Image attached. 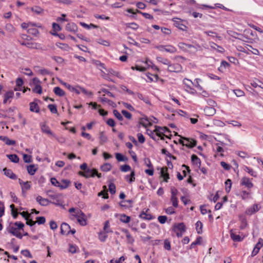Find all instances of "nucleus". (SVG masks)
Masks as SVG:
<instances>
[{"label":"nucleus","mask_w":263,"mask_h":263,"mask_svg":"<svg viewBox=\"0 0 263 263\" xmlns=\"http://www.w3.org/2000/svg\"><path fill=\"white\" fill-rule=\"evenodd\" d=\"M173 231L178 237H180L185 231V226L183 223H179L175 225Z\"/></svg>","instance_id":"f03ea898"},{"label":"nucleus","mask_w":263,"mask_h":263,"mask_svg":"<svg viewBox=\"0 0 263 263\" xmlns=\"http://www.w3.org/2000/svg\"><path fill=\"white\" fill-rule=\"evenodd\" d=\"M71 216L77 218L78 222L81 226H85L87 224L86 216L80 209H77L76 213L72 214Z\"/></svg>","instance_id":"f257e3e1"},{"label":"nucleus","mask_w":263,"mask_h":263,"mask_svg":"<svg viewBox=\"0 0 263 263\" xmlns=\"http://www.w3.org/2000/svg\"><path fill=\"white\" fill-rule=\"evenodd\" d=\"M32 91L33 92L41 94L42 93V88L40 84H36L33 88Z\"/></svg>","instance_id":"09e8293b"},{"label":"nucleus","mask_w":263,"mask_h":263,"mask_svg":"<svg viewBox=\"0 0 263 263\" xmlns=\"http://www.w3.org/2000/svg\"><path fill=\"white\" fill-rule=\"evenodd\" d=\"M64 85L71 91L76 92L77 95H79L80 93V91L79 90L80 86L73 87L71 86L69 84H67L66 83H64Z\"/></svg>","instance_id":"b1692460"},{"label":"nucleus","mask_w":263,"mask_h":263,"mask_svg":"<svg viewBox=\"0 0 263 263\" xmlns=\"http://www.w3.org/2000/svg\"><path fill=\"white\" fill-rule=\"evenodd\" d=\"M70 227L69 224L65 222H63L62 223L61 226V233L62 235H68L69 234Z\"/></svg>","instance_id":"9d476101"},{"label":"nucleus","mask_w":263,"mask_h":263,"mask_svg":"<svg viewBox=\"0 0 263 263\" xmlns=\"http://www.w3.org/2000/svg\"><path fill=\"white\" fill-rule=\"evenodd\" d=\"M23 160L25 163H30L32 161L31 156L27 154H23Z\"/></svg>","instance_id":"680f3d73"},{"label":"nucleus","mask_w":263,"mask_h":263,"mask_svg":"<svg viewBox=\"0 0 263 263\" xmlns=\"http://www.w3.org/2000/svg\"><path fill=\"white\" fill-rule=\"evenodd\" d=\"M168 168L167 167H162L160 171V176L163 178L164 182H167L170 179L169 174L167 172Z\"/></svg>","instance_id":"9b49d317"},{"label":"nucleus","mask_w":263,"mask_h":263,"mask_svg":"<svg viewBox=\"0 0 263 263\" xmlns=\"http://www.w3.org/2000/svg\"><path fill=\"white\" fill-rule=\"evenodd\" d=\"M31 27H29V29H27L28 33L36 36L39 34V31L36 28H42V25L39 23H34L32 22Z\"/></svg>","instance_id":"7ed1b4c3"},{"label":"nucleus","mask_w":263,"mask_h":263,"mask_svg":"<svg viewBox=\"0 0 263 263\" xmlns=\"http://www.w3.org/2000/svg\"><path fill=\"white\" fill-rule=\"evenodd\" d=\"M21 44L23 46H25L30 49H39L40 44L34 42H23L21 43Z\"/></svg>","instance_id":"4468645a"},{"label":"nucleus","mask_w":263,"mask_h":263,"mask_svg":"<svg viewBox=\"0 0 263 263\" xmlns=\"http://www.w3.org/2000/svg\"><path fill=\"white\" fill-rule=\"evenodd\" d=\"M115 156L118 161H126L127 160V158L124 156L122 154L120 153H116Z\"/></svg>","instance_id":"37998d69"},{"label":"nucleus","mask_w":263,"mask_h":263,"mask_svg":"<svg viewBox=\"0 0 263 263\" xmlns=\"http://www.w3.org/2000/svg\"><path fill=\"white\" fill-rule=\"evenodd\" d=\"M41 129L43 133L55 137V135L51 132L49 127L45 123L40 124Z\"/></svg>","instance_id":"f8f14e48"},{"label":"nucleus","mask_w":263,"mask_h":263,"mask_svg":"<svg viewBox=\"0 0 263 263\" xmlns=\"http://www.w3.org/2000/svg\"><path fill=\"white\" fill-rule=\"evenodd\" d=\"M230 235L231 238L236 242H240L243 240V238L241 237L239 235L236 234L233 230H231L230 232Z\"/></svg>","instance_id":"412c9836"},{"label":"nucleus","mask_w":263,"mask_h":263,"mask_svg":"<svg viewBox=\"0 0 263 263\" xmlns=\"http://www.w3.org/2000/svg\"><path fill=\"white\" fill-rule=\"evenodd\" d=\"M3 171L5 175L7 177L13 180L17 179V176L13 173L11 170L4 168Z\"/></svg>","instance_id":"ddd939ff"},{"label":"nucleus","mask_w":263,"mask_h":263,"mask_svg":"<svg viewBox=\"0 0 263 263\" xmlns=\"http://www.w3.org/2000/svg\"><path fill=\"white\" fill-rule=\"evenodd\" d=\"M50 181L52 185L60 188V182H59L56 178H51L50 179Z\"/></svg>","instance_id":"e2e57ef3"},{"label":"nucleus","mask_w":263,"mask_h":263,"mask_svg":"<svg viewBox=\"0 0 263 263\" xmlns=\"http://www.w3.org/2000/svg\"><path fill=\"white\" fill-rule=\"evenodd\" d=\"M120 169L123 172H127L131 170V167L128 164H124L121 165Z\"/></svg>","instance_id":"864d4df0"},{"label":"nucleus","mask_w":263,"mask_h":263,"mask_svg":"<svg viewBox=\"0 0 263 263\" xmlns=\"http://www.w3.org/2000/svg\"><path fill=\"white\" fill-rule=\"evenodd\" d=\"M261 207L257 204H254L252 205V207L248 208L246 210V214L248 215H252L253 214L258 212Z\"/></svg>","instance_id":"1a4fd4ad"},{"label":"nucleus","mask_w":263,"mask_h":263,"mask_svg":"<svg viewBox=\"0 0 263 263\" xmlns=\"http://www.w3.org/2000/svg\"><path fill=\"white\" fill-rule=\"evenodd\" d=\"M241 185H244L248 189H251L253 187V184L251 182V180L248 178L244 177L241 180Z\"/></svg>","instance_id":"6e6552de"},{"label":"nucleus","mask_w":263,"mask_h":263,"mask_svg":"<svg viewBox=\"0 0 263 263\" xmlns=\"http://www.w3.org/2000/svg\"><path fill=\"white\" fill-rule=\"evenodd\" d=\"M165 51L171 53L176 52L177 49L173 46L171 45H166Z\"/></svg>","instance_id":"79ce46f5"},{"label":"nucleus","mask_w":263,"mask_h":263,"mask_svg":"<svg viewBox=\"0 0 263 263\" xmlns=\"http://www.w3.org/2000/svg\"><path fill=\"white\" fill-rule=\"evenodd\" d=\"M126 28H130L134 30H136L139 28V25L136 23H128L125 24Z\"/></svg>","instance_id":"4c0bfd02"},{"label":"nucleus","mask_w":263,"mask_h":263,"mask_svg":"<svg viewBox=\"0 0 263 263\" xmlns=\"http://www.w3.org/2000/svg\"><path fill=\"white\" fill-rule=\"evenodd\" d=\"M120 220L125 223H128L130 220V217L123 214L120 216Z\"/></svg>","instance_id":"2f4dec72"},{"label":"nucleus","mask_w":263,"mask_h":263,"mask_svg":"<svg viewBox=\"0 0 263 263\" xmlns=\"http://www.w3.org/2000/svg\"><path fill=\"white\" fill-rule=\"evenodd\" d=\"M184 140L185 141L184 146L189 148H193L196 145V141L193 139H190L187 138H183Z\"/></svg>","instance_id":"dca6fc26"},{"label":"nucleus","mask_w":263,"mask_h":263,"mask_svg":"<svg viewBox=\"0 0 263 263\" xmlns=\"http://www.w3.org/2000/svg\"><path fill=\"white\" fill-rule=\"evenodd\" d=\"M48 108L51 111V112L53 114H56L58 112L57 106L54 104H49L48 105Z\"/></svg>","instance_id":"5fc2aeb1"},{"label":"nucleus","mask_w":263,"mask_h":263,"mask_svg":"<svg viewBox=\"0 0 263 263\" xmlns=\"http://www.w3.org/2000/svg\"><path fill=\"white\" fill-rule=\"evenodd\" d=\"M4 96L8 99H11L14 96V92L12 90H10L6 92Z\"/></svg>","instance_id":"0e129e2a"},{"label":"nucleus","mask_w":263,"mask_h":263,"mask_svg":"<svg viewBox=\"0 0 263 263\" xmlns=\"http://www.w3.org/2000/svg\"><path fill=\"white\" fill-rule=\"evenodd\" d=\"M31 11L36 14H41L43 13L44 9L39 6H34L31 8Z\"/></svg>","instance_id":"c85d7f7f"},{"label":"nucleus","mask_w":263,"mask_h":263,"mask_svg":"<svg viewBox=\"0 0 263 263\" xmlns=\"http://www.w3.org/2000/svg\"><path fill=\"white\" fill-rule=\"evenodd\" d=\"M77 248L76 245L69 244L68 251L71 253H75L77 252Z\"/></svg>","instance_id":"69168bd1"},{"label":"nucleus","mask_w":263,"mask_h":263,"mask_svg":"<svg viewBox=\"0 0 263 263\" xmlns=\"http://www.w3.org/2000/svg\"><path fill=\"white\" fill-rule=\"evenodd\" d=\"M155 132L158 137H160L161 139L163 140V137L164 136V133L168 129L166 127H161L158 126H155Z\"/></svg>","instance_id":"39448f33"},{"label":"nucleus","mask_w":263,"mask_h":263,"mask_svg":"<svg viewBox=\"0 0 263 263\" xmlns=\"http://www.w3.org/2000/svg\"><path fill=\"white\" fill-rule=\"evenodd\" d=\"M167 66V70L171 72L178 73L181 71L182 69L181 65L178 63L171 64V62H170Z\"/></svg>","instance_id":"20e7f679"},{"label":"nucleus","mask_w":263,"mask_h":263,"mask_svg":"<svg viewBox=\"0 0 263 263\" xmlns=\"http://www.w3.org/2000/svg\"><path fill=\"white\" fill-rule=\"evenodd\" d=\"M30 106V110L32 112H35L36 113H38L40 111V107L38 104L34 102H30L29 104Z\"/></svg>","instance_id":"5701e85b"},{"label":"nucleus","mask_w":263,"mask_h":263,"mask_svg":"<svg viewBox=\"0 0 263 263\" xmlns=\"http://www.w3.org/2000/svg\"><path fill=\"white\" fill-rule=\"evenodd\" d=\"M79 175L83 176L86 178L89 177H94L95 176L96 169H90L88 168L84 172H79Z\"/></svg>","instance_id":"423d86ee"},{"label":"nucleus","mask_w":263,"mask_h":263,"mask_svg":"<svg viewBox=\"0 0 263 263\" xmlns=\"http://www.w3.org/2000/svg\"><path fill=\"white\" fill-rule=\"evenodd\" d=\"M147 134L149 135V136L155 141H157L159 140V138H157L158 137L156 135V133H155V130L154 131L147 129Z\"/></svg>","instance_id":"58836bf2"},{"label":"nucleus","mask_w":263,"mask_h":263,"mask_svg":"<svg viewBox=\"0 0 263 263\" xmlns=\"http://www.w3.org/2000/svg\"><path fill=\"white\" fill-rule=\"evenodd\" d=\"M21 254L24 256L31 258L32 257L30 251L28 250H23L21 251Z\"/></svg>","instance_id":"bf43d9fd"},{"label":"nucleus","mask_w":263,"mask_h":263,"mask_svg":"<svg viewBox=\"0 0 263 263\" xmlns=\"http://www.w3.org/2000/svg\"><path fill=\"white\" fill-rule=\"evenodd\" d=\"M112 168V165L109 163H105L100 167L101 171L103 172H108Z\"/></svg>","instance_id":"72a5a7b5"},{"label":"nucleus","mask_w":263,"mask_h":263,"mask_svg":"<svg viewBox=\"0 0 263 263\" xmlns=\"http://www.w3.org/2000/svg\"><path fill=\"white\" fill-rule=\"evenodd\" d=\"M156 59L158 62L162 63V64L166 65H168L170 62L168 59L161 57H157Z\"/></svg>","instance_id":"49530a36"},{"label":"nucleus","mask_w":263,"mask_h":263,"mask_svg":"<svg viewBox=\"0 0 263 263\" xmlns=\"http://www.w3.org/2000/svg\"><path fill=\"white\" fill-rule=\"evenodd\" d=\"M28 173L30 175H33L37 170V167L34 164L27 166Z\"/></svg>","instance_id":"4be33fe9"},{"label":"nucleus","mask_w":263,"mask_h":263,"mask_svg":"<svg viewBox=\"0 0 263 263\" xmlns=\"http://www.w3.org/2000/svg\"><path fill=\"white\" fill-rule=\"evenodd\" d=\"M80 24L81 26H82L83 27L86 28L87 29L98 28V26L94 25L93 24H90L89 25H88L86 23H84V22H80Z\"/></svg>","instance_id":"e433bc0d"},{"label":"nucleus","mask_w":263,"mask_h":263,"mask_svg":"<svg viewBox=\"0 0 263 263\" xmlns=\"http://www.w3.org/2000/svg\"><path fill=\"white\" fill-rule=\"evenodd\" d=\"M7 156L13 163H17L19 161V158L15 154L7 155Z\"/></svg>","instance_id":"c9c22d12"},{"label":"nucleus","mask_w":263,"mask_h":263,"mask_svg":"<svg viewBox=\"0 0 263 263\" xmlns=\"http://www.w3.org/2000/svg\"><path fill=\"white\" fill-rule=\"evenodd\" d=\"M9 233L12 234L13 235L16 236V237L22 239L23 237L22 235L18 232L17 228L11 227L8 230Z\"/></svg>","instance_id":"2eb2a0df"},{"label":"nucleus","mask_w":263,"mask_h":263,"mask_svg":"<svg viewBox=\"0 0 263 263\" xmlns=\"http://www.w3.org/2000/svg\"><path fill=\"white\" fill-rule=\"evenodd\" d=\"M242 168L244 171L248 173L249 175L252 176L254 177H257V173L254 171L253 168L248 167L247 166L244 165L242 167Z\"/></svg>","instance_id":"aec40b11"},{"label":"nucleus","mask_w":263,"mask_h":263,"mask_svg":"<svg viewBox=\"0 0 263 263\" xmlns=\"http://www.w3.org/2000/svg\"><path fill=\"white\" fill-rule=\"evenodd\" d=\"M113 113L114 116L119 120L122 121L123 120V118L121 114L117 110H114L113 111Z\"/></svg>","instance_id":"052dcab7"},{"label":"nucleus","mask_w":263,"mask_h":263,"mask_svg":"<svg viewBox=\"0 0 263 263\" xmlns=\"http://www.w3.org/2000/svg\"><path fill=\"white\" fill-rule=\"evenodd\" d=\"M100 143L101 144L106 142L107 141V137L105 135L103 132H101L99 135Z\"/></svg>","instance_id":"a18cd8bd"},{"label":"nucleus","mask_w":263,"mask_h":263,"mask_svg":"<svg viewBox=\"0 0 263 263\" xmlns=\"http://www.w3.org/2000/svg\"><path fill=\"white\" fill-rule=\"evenodd\" d=\"M185 90L191 95H195L197 93L196 90L189 85L185 86Z\"/></svg>","instance_id":"de8ad7c7"},{"label":"nucleus","mask_w":263,"mask_h":263,"mask_svg":"<svg viewBox=\"0 0 263 263\" xmlns=\"http://www.w3.org/2000/svg\"><path fill=\"white\" fill-rule=\"evenodd\" d=\"M121 112L126 118L128 119H130L132 118V114L127 110H122Z\"/></svg>","instance_id":"774afa93"},{"label":"nucleus","mask_w":263,"mask_h":263,"mask_svg":"<svg viewBox=\"0 0 263 263\" xmlns=\"http://www.w3.org/2000/svg\"><path fill=\"white\" fill-rule=\"evenodd\" d=\"M57 45L59 48L65 51H68L70 48L69 46L66 44L59 43Z\"/></svg>","instance_id":"6e6d98bb"},{"label":"nucleus","mask_w":263,"mask_h":263,"mask_svg":"<svg viewBox=\"0 0 263 263\" xmlns=\"http://www.w3.org/2000/svg\"><path fill=\"white\" fill-rule=\"evenodd\" d=\"M140 124L145 127L152 125L150 120L147 117L142 118L140 120Z\"/></svg>","instance_id":"a878e982"},{"label":"nucleus","mask_w":263,"mask_h":263,"mask_svg":"<svg viewBox=\"0 0 263 263\" xmlns=\"http://www.w3.org/2000/svg\"><path fill=\"white\" fill-rule=\"evenodd\" d=\"M191 160L194 164H195L198 166L200 165L201 160L196 155H192L191 156Z\"/></svg>","instance_id":"c756f323"},{"label":"nucleus","mask_w":263,"mask_h":263,"mask_svg":"<svg viewBox=\"0 0 263 263\" xmlns=\"http://www.w3.org/2000/svg\"><path fill=\"white\" fill-rule=\"evenodd\" d=\"M0 140L4 142L8 145H13L15 143V141L9 139L6 136H0Z\"/></svg>","instance_id":"393cba45"},{"label":"nucleus","mask_w":263,"mask_h":263,"mask_svg":"<svg viewBox=\"0 0 263 263\" xmlns=\"http://www.w3.org/2000/svg\"><path fill=\"white\" fill-rule=\"evenodd\" d=\"M220 165H221V166L225 170H227V171H229L230 170L231 166L230 164L227 163L226 162H224V161H221L220 162Z\"/></svg>","instance_id":"338daca9"},{"label":"nucleus","mask_w":263,"mask_h":263,"mask_svg":"<svg viewBox=\"0 0 263 263\" xmlns=\"http://www.w3.org/2000/svg\"><path fill=\"white\" fill-rule=\"evenodd\" d=\"M70 182L68 180H62L61 183L60 182V189H65L69 186Z\"/></svg>","instance_id":"a19ab883"},{"label":"nucleus","mask_w":263,"mask_h":263,"mask_svg":"<svg viewBox=\"0 0 263 263\" xmlns=\"http://www.w3.org/2000/svg\"><path fill=\"white\" fill-rule=\"evenodd\" d=\"M67 31L71 32H75L78 30L77 25L74 23H69L66 26Z\"/></svg>","instance_id":"f3484780"},{"label":"nucleus","mask_w":263,"mask_h":263,"mask_svg":"<svg viewBox=\"0 0 263 263\" xmlns=\"http://www.w3.org/2000/svg\"><path fill=\"white\" fill-rule=\"evenodd\" d=\"M18 182L20 184L23 193H25L31 188L30 182H24L21 179H18Z\"/></svg>","instance_id":"0eeeda50"},{"label":"nucleus","mask_w":263,"mask_h":263,"mask_svg":"<svg viewBox=\"0 0 263 263\" xmlns=\"http://www.w3.org/2000/svg\"><path fill=\"white\" fill-rule=\"evenodd\" d=\"M107 233L101 232L99 233V238L101 241L104 242L105 241L107 237Z\"/></svg>","instance_id":"4d7b16f0"},{"label":"nucleus","mask_w":263,"mask_h":263,"mask_svg":"<svg viewBox=\"0 0 263 263\" xmlns=\"http://www.w3.org/2000/svg\"><path fill=\"white\" fill-rule=\"evenodd\" d=\"M36 201L42 206H47L49 203L47 199L44 198L40 195L36 197Z\"/></svg>","instance_id":"a211bd4d"},{"label":"nucleus","mask_w":263,"mask_h":263,"mask_svg":"<svg viewBox=\"0 0 263 263\" xmlns=\"http://www.w3.org/2000/svg\"><path fill=\"white\" fill-rule=\"evenodd\" d=\"M196 226V230L197 233L199 234L202 233V227L203 224L200 221H198L195 224Z\"/></svg>","instance_id":"473e14b6"},{"label":"nucleus","mask_w":263,"mask_h":263,"mask_svg":"<svg viewBox=\"0 0 263 263\" xmlns=\"http://www.w3.org/2000/svg\"><path fill=\"white\" fill-rule=\"evenodd\" d=\"M174 24L176 27L178 28L179 29L181 30L185 31L187 29V27L183 25L180 20L175 21L174 22Z\"/></svg>","instance_id":"bb28decb"},{"label":"nucleus","mask_w":263,"mask_h":263,"mask_svg":"<svg viewBox=\"0 0 263 263\" xmlns=\"http://www.w3.org/2000/svg\"><path fill=\"white\" fill-rule=\"evenodd\" d=\"M204 113L206 116H212L215 115L216 110L213 107L206 106L204 109Z\"/></svg>","instance_id":"6ab92c4d"},{"label":"nucleus","mask_w":263,"mask_h":263,"mask_svg":"<svg viewBox=\"0 0 263 263\" xmlns=\"http://www.w3.org/2000/svg\"><path fill=\"white\" fill-rule=\"evenodd\" d=\"M140 217L143 219H145V220H151L152 219H153V216L149 214H147L146 213H145L144 212H142L140 215Z\"/></svg>","instance_id":"ea45409f"},{"label":"nucleus","mask_w":263,"mask_h":263,"mask_svg":"<svg viewBox=\"0 0 263 263\" xmlns=\"http://www.w3.org/2000/svg\"><path fill=\"white\" fill-rule=\"evenodd\" d=\"M226 185V191L227 193H229L230 192L231 186H232V181L230 179H228L225 182Z\"/></svg>","instance_id":"c03bdc74"},{"label":"nucleus","mask_w":263,"mask_h":263,"mask_svg":"<svg viewBox=\"0 0 263 263\" xmlns=\"http://www.w3.org/2000/svg\"><path fill=\"white\" fill-rule=\"evenodd\" d=\"M188 81H190L192 83V84L199 90H202V87L199 84V82L201 81V80L198 78H197L195 80L194 82H192L191 80L186 79Z\"/></svg>","instance_id":"f704fd0d"},{"label":"nucleus","mask_w":263,"mask_h":263,"mask_svg":"<svg viewBox=\"0 0 263 263\" xmlns=\"http://www.w3.org/2000/svg\"><path fill=\"white\" fill-rule=\"evenodd\" d=\"M171 201L172 203V205L174 208H178V200L177 197H171Z\"/></svg>","instance_id":"603ef678"},{"label":"nucleus","mask_w":263,"mask_h":263,"mask_svg":"<svg viewBox=\"0 0 263 263\" xmlns=\"http://www.w3.org/2000/svg\"><path fill=\"white\" fill-rule=\"evenodd\" d=\"M126 237L128 243L132 244L135 241L134 238L130 235V234L128 232V231H126Z\"/></svg>","instance_id":"8fccbe9b"},{"label":"nucleus","mask_w":263,"mask_h":263,"mask_svg":"<svg viewBox=\"0 0 263 263\" xmlns=\"http://www.w3.org/2000/svg\"><path fill=\"white\" fill-rule=\"evenodd\" d=\"M116 185L114 183H110L109 184V191L111 194H114L116 193Z\"/></svg>","instance_id":"13d9d810"},{"label":"nucleus","mask_w":263,"mask_h":263,"mask_svg":"<svg viewBox=\"0 0 263 263\" xmlns=\"http://www.w3.org/2000/svg\"><path fill=\"white\" fill-rule=\"evenodd\" d=\"M53 92L57 96L59 97H63L65 94L64 91L60 87H54L53 89Z\"/></svg>","instance_id":"cd10ccee"},{"label":"nucleus","mask_w":263,"mask_h":263,"mask_svg":"<svg viewBox=\"0 0 263 263\" xmlns=\"http://www.w3.org/2000/svg\"><path fill=\"white\" fill-rule=\"evenodd\" d=\"M135 173L134 171H133L130 175H126L125 176V179L129 182L132 183L134 182L135 180Z\"/></svg>","instance_id":"7c9ffc66"},{"label":"nucleus","mask_w":263,"mask_h":263,"mask_svg":"<svg viewBox=\"0 0 263 263\" xmlns=\"http://www.w3.org/2000/svg\"><path fill=\"white\" fill-rule=\"evenodd\" d=\"M201 237H198L196 240L195 241H194L193 242H192L191 245H190V249H193L195 248V247L197 245H199L201 243Z\"/></svg>","instance_id":"3c124183"}]
</instances>
